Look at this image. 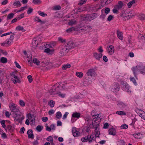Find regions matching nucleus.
Listing matches in <instances>:
<instances>
[{"label": "nucleus", "mask_w": 145, "mask_h": 145, "mask_svg": "<svg viewBox=\"0 0 145 145\" xmlns=\"http://www.w3.org/2000/svg\"><path fill=\"white\" fill-rule=\"evenodd\" d=\"M16 30L19 31H22L23 32L25 31V30L24 29V28L20 25L17 26L16 28Z\"/></svg>", "instance_id": "obj_27"}, {"label": "nucleus", "mask_w": 145, "mask_h": 145, "mask_svg": "<svg viewBox=\"0 0 145 145\" xmlns=\"http://www.w3.org/2000/svg\"><path fill=\"white\" fill-rule=\"evenodd\" d=\"M65 46L69 51L70 49L76 47L77 46V45H76L75 43L71 41L68 42L67 45Z\"/></svg>", "instance_id": "obj_2"}, {"label": "nucleus", "mask_w": 145, "mask_h": 145, "mask_svg": "<svg viewBox=\"0 0 145 145\" xmlns=\"http://www.w3.org/2000/svg\"><path fill=\"white\" fill-rule=\"evenodd\" d=\"M94 14H91L89 15H88L86 16V18H87V19L89 20H92L94 19Z\"/></svg>", "instance_id": "obj_28"}, {"label": "nucleus", "mask_w": 145, "mask_h": 145, "mask_svg": "<svg viewBox=\"0 0 145 145\" xmlns=\"http://www.w3.org/2000/svg\"><path fill=\"white\" fill-rule=\"evenodd\" d=\"M50 106L51 108L53 107L54 106L55 102L53 100L50 101L48 103Z\"/></svg>", "instance_id": "obj_35"}, {"label": "nucleus", "mask_w": 145, "mask_h": 145, "mask_svg": "<svg viewBox=\"0 0 145 145\" xmlns=\"http://www.w3.org/2000/svg\"><path fill=\"white\" fill-rule=\"evenodd\" d=\"M140 133H138L137 134H133L134 137L137 139H140L141 138L140 136Z\"/></svg>", "instance_id": "obj_41"}, {"label": "nucleus", "mask_w": 145, "mask_h": 145, "mask_svg": "<svg viewBox=\"0 0 145 145\" xmlns=\"http://www.w3.org/2000/svg\"><path fill=\"white\" fill-rule=\"evenodd\" d=\"M133 15L130 12H129L124 13L123 14V16L125 20H128L130 18H131Z\"/></svg>", "instance_id": "obj_7"}, {"label": "nucleus", "mask_w": 145, "mask_h": 145, "mask_svg": "<svg viewBox=\"0 0 145 145\" xmlns=\"http://www.w3.org/2000/svg\"><path fill=\"white\" fill-rule=\"evenodd\" d=\"M135 3V0H132V1H130L127 4V5L129 8H130L133 4L134 3Z\"/></svg>", "instance_id": "obj_38"}, {"label": "nucleus", "mask_w": 145, "mask_h": 145, "mask_svg": "<svg viewBox=\"0 0 145 145\" xmlns=\"http://www.w3.org/2000/svg\"><path fill=\"white\" fill-rule=\"evenodd\" d=\"M27 79L29 82L30 83L32 82L33 81V79L31 75H29L27 77Z\"/></svg>", "instance_id": "obj_46"}, {"label": "nucleus", "mask_w": 145, "mask_h": 145, "mask_svg": "<svg viewBox=\"0 0 145 145\" xmlns=\"http://www.w3.org/2000/svg\"><path fill=\"white\" fill-rule=\"evenodd\" d=\"M121 85L122 88H123L125 86H126L127 84L126 83L123 81H121Z\"/></svg>", "instance_id": "obj_54"}, {"label": "nucleus", "mask_w": 145, "mask_h": 145, "mask_svg": "<svg viewBox=\"0 0 145 145\" xmlns=\"http://www.w3.org/2000/svg\"><path fill=\"white\" fill-rule=\"evenodd\" d=\"M87 76H94L95 74L94 70L93 69H89L86 73Z\"/></svg>", "instance_id": "obj_8"}, {"label": "nucleus", "mask_w": 145, "mask_h": 145, "mask_svg": "<svg viewBox=\"0 0 145 145\" xmlns=\"http://www.w3.org/2000/svg\"><path fill=\"white\" fill-rule=\"evenodd\" d=\"M112 90H116L117 91H118L120 89V85L118 83H114L111 86Z\"/></svg>", "instance_id": "obj_11"}, {"label": "nucleus", "mask_w": 145, "mask_h": 145, "mask_svg": "<svg viewBox=\"0 0 145 145\" xmlns=\"http://www.w3.org/2000/svg\"><path fill=\"white\" fill-rule=\"evenodd\" d=\"M109 133L110 135H114L116 134V131L114 128H112L108 130Z\"/></svg>", "instance_id": "obj_22"}, {"label": "nucleus", "mask_w": 145, "mask_h": 145, "mask_svg": "<svg viewBox=\"0 0 145 145\" xmlns=\"http://www.w3.org/2000/svg\"><path fill=\"white\" fill-rule=\"evenodd\" d=\"M56 90L55 88L54 87H53L49 91V92L51 95H54L57 94V92L56 91Z\"/></svg>", "instance_id": "obj_24"}, {"label": "nucleus", "mask_w": 145, "mask_h": 145, "mask_svg": "<svg viewBox=\"0 0 145 145\" xmlns=\"http://www.w3.org/2000/svg\"><path fill=\"white\" fill-rule=\"evenodd\" d=\"M55 44H46V46L45 47V48H49V49L50 48H52L54 46Z\"/></svg>", "instance_id": "obj_36"}, {"label": "nucleus", "mask_w": 145, "mask_h": 145, "mask_svg": "<svg viewBox=\"0 0 145 145\" xmlns=\"http://www.w3.org/2000/svg\"><path fill=\"white\" fill-rule=\"evenodd\" d=\"M105 5H103L100 4H98L95 6V8L96 9L98 10L102 8Z\"/></svg>", "instance_id": "obj_29"}, {"label": "nucleus", "mask_w": 145, "mask_h": 145, "mask_svg": "<svg viewBox=\"0 0 145 145\" xmlns=\"http://www.w3.org/2000/svg\"><path fill=\"white\" fill-rule=\"evenodd\" d=\"M9 107L12 111L14 112L15 114L19 111V109L16 108L15 104L14 103H12L11 105L9 106Z\"/></svg>", "instance_id": "obj_4"}, {"label": "nucleus", "mask_w": 145, "mask_h": 145, "mask_svg": "<svg viewBox=\"0 0 145 145\" xmlns=\"http://www.w3.org/2000/svg\"><path fill=\"white\" fill-rule=\"evenodd\" d=\"M88 136L89 137V143H90L95 140V138H94V134L93 133H92L91 135H88Z\"/></svg>", "instance_id": "obj_18"}, {"label": "nucleus", "mask_w": 145, "mask_h": 145, "mask_svg": "<svg viewBox=\"0 0 145 145\" xmlns=\"http://www.w3.org/2000/svg\"><path fill=\"white\" fill-rule=\"evenodd\" d=\"M81 114L80 113L76 112L73 113L72 115V118H79Z\"/></svg>", "instance_id": "obj_17"}, {"label": "nucleus", "mask_w": 145, "mask_h": 145, "mask_svg": "<svg viewBox=\"0 0 145 145\" xmlns=\"http://www.w3.org/2000/svg\"><path fill=\"white\" fill-rule=\"evenodd\" d=\"M58 88H61L63 89L66 88L65 87V84H59V86H58Z\"/></svg>", "instance_id": "obj_52"}, {"label": "nucleus", "mask_w": 145, "mask_h": 145, "mask_svg": "<svg viewBox=\"0 0 145 145\" xmlns=\"http://www.w3.org/2000/svg\"><path fill=\"white\" fill-rule=\"evenodd\" d=\"M62 116V114L60 112H58L56 113V117L58 119H60Z\"/></svg>", "instance_id": "obj_40"}, {"label": "nucleus", "mask_w": 145, "mask_h": 145, "mask_svg": "<svg viewBox=\"0 0 145 145\" xmlns=\"http://www.w3.org/2000/svg\"><path fill=\"white\" fill-rule=\"evenodd\" d=\"M89 137L88 136V135L87 136H86L82 138L81 139V140L82 142H86L87 141L89 142Z\"/></svg>", "instance_id": "obj_25"}, {"label": "nucleus", "mask_w": 145, "mask_h": 145, "mask_svg": "<svg viewBox=\"0 0 145 145\" xmlns=\"http://www.w3.org/2000/svg\"><path fill=\"white\" fill-rule=\"evenodd\" d=\"M77 22L76 21L74 20H71L70 21L68 22V24L70 25H75L76 24Z\"/></svg>", "instance_id": "obj_26"}, {"label": "nucleus", "mask_w": 145, "mask_h": 145, "mask_svg": "<svg viewBox=\"0 0 145 145\" xmlns=\"http://www.w3.org/2000/svg\"><path fill=\"white\" fill-rule=\"evenodd\" d=\"M76 29L74 28V27H72L71 28L68 29L66 30V31L68 33H70L73 31H75Z\"/></svg>", "instance_id": "obj_43"}, {"label": "nucleus", "mask_w": 145, "mask_h": 145, "mask_svg": "<svg viewBox=\"0 0 145 145\" xmlns=\"http://www.w3.org/2000/svg\"><path fill=\"white\" fill-rule=\"evenodd\" d=\"M43 128L40 125H38L36 127V129L39 132H40Z\"/></svg>", "instance_id": "obj_49"}, {"label": "nucleus", "mask_w": 145, "mask_h": 145, "mask_svg": "<svg viewBox=\"0 0 145 145\" xmlns=\"http://www.w3.org/2000/svg\"><path fill=\"white\" fill-rule=\"evenodd\" d=\"M1 123L3 127L5 128L6 127L5 125V121L4 120L1 121L0 122Z\"/></svg>", "instance_id": "obj_57"}, {"label": "nucleus", "mask_w": 145, "mask_h": 145, "mask_svg": "<svg viewBox=\"0 0 145 145\" xmlns=\"http://www.w3.org/2000/svg\"><path fill=\"white\" fill-rule=\"evenodd\" d=\"M27 134L28 135V137L29 138L33 139L34 135L33 133V131L31 129L29 130L27 132Z\"/></svg>", "instance_id": "obj_16"}, {"label": "nucleus", "mask_w": 145, "mask_h": 145, "mask_svg": "<svg viewBox=\"0 0 145 145\" xmlns=\"http://www.w3.org/2000/svg\"><path fill=\"white\" fill-rule=\"evenodd\" d=\"M16 116L14 118V120L17 121L22 120L24 118V116L20 114L16 113Z\"/></svg>", "instance_id": "obj_10"}, {"label": "nucleus", "mask_w": 145, "mask_h": 145, "mask_svg": "<svg viewBox=\"0 0 145 145\" xmlns=\"http://www.w3.org/2000/svg\"><path fill=\"white\" fill-rule=\"evenodd\" d=\"M30 118L29 117V119H30L31 121L32 122H33V121H34L35 120V117L33 115H31L30 114Z\"/></svg>", "instance_id": "obj_44"}, {"label": "nucleus", "mask_w": 145, "mask_h": 145, "mask_svg": "<svg viewBox=\"0 0 145 145\" xmlns=\"http://www.w3.org/2000/svg\"><path fill=\"white\" fill-rule=\"evenodd\" d=\"M123 88L124 89V90L127 91V92H129L130 91L128 84H127L126 86H125Z\"/></svg>", "instance_id": "obj_56"}, {"label": "nucleus", "mask_w": 145, "mask_h": 145, "mask_svg": "<svg viewBox=\"0 0 145 145\" xmlns=\"http://www.w3.org/2000/svg\"><path fill=\"white\" fill-rule=\"evenodd\" d=\"M69 51L65 46H63L61 48L60 52V56H62L66 55Z\"/></svg>", "instance_id": "obj_3"}, {"label": "nucleus", "mask_w": 145, "mask_h": 145, "mask_svg": "<svg viewBox=\"0 0 145 145\" xmlns=\"http://www.w3.org/2000/svg\"><path fill=\"white\" fill-rule=\"evenodd\" d=\"M117 34L118 38L122 40L123 39V33L120 31L119 30L117 31Z\"/></svg>", "instance_id": "obj_15"}, {"label": "nucleus", "mask_w": 145, "mask_h": 145, "mask_svg": "<svg viewBox=\"0 0 145 145\" xmlns=\"http://www.w3.org/2000/svg\"><path fill=\"white\" fill-rule=\"evenodd\" d=\"M38 44V42L37 40L35 39H33L32 44V47L35 49L37 47Z\"/></svg>", "instance_id": "obj_20"}, {"label": "nucleus", "mask_w": 145, "mask_h": 145, "mask_svg": "<svg viewBox=\"0 0 145 145\" xmlns=\"http://www.w3.org/2000/svg\"><path fill=\"white\" fill-rule=\"evenodd\" d=\"M76 75L79 77H82L83 76V74L81 72H77L76 73Z\"/></svg>", "instance_id": "obj_48"}, {"label": "nucleus", "mask_w": 145, "mask_h": 145, "mask_svg": "<svg viewBox=\"0 0 145 145\" xmlns=\"http://www.w3.org/2000/svg\"><path fill=\"white\" fill-rule=\"evenodd\" d=\"M48 64V62L46 61H42L41 63L40 62V65H39L40 67H45Z\"/></svg>", "instance_id": "obj_23"}, {"label": "nucleus", "mask_w": 145, "mask_h": 145, "mask_svg": "<svg viewBox=\"0 0 145 145\" xmlns=\"http://www.w3.org/2000/svg\"><path fill=\"white\" fill-rule=\"evenodd\" d=\"M33 2L36 4H40L41 3L42 1L40 0H35L33 1Z\"/></svg>", "instance_id": "obj_45"}, {"label": "nucleus", "mask_w": 145, "mask_h": 145, "mask_svg": "<svg viewBox=\"0 0 145 145\" xmlns=\"http://www.w3.org/2000/svg\"><path fill=\"white\" fill-rule=\"evenodd\" d=\"M138 114L143 119L145 120V112L140 109H138L136 111Z\"/></svg>", "instance_id": "obj_5"}, {"label": "nucleus", "mask_w": 145, "mask_h": 145, "mask_svg": "<svg viewBox=\"0 0 145 145\" xmlns=\"http://www.w3.org/2000/svg\"><path fill=\"white\" fill-rule=\"evenodd\" d=\"M42 119V121L44 122H46L48 120V118L46 117H43Z\"/></svg>", "instance_id": "obj_63"}, {"label": "nucleus", "mask_w": 145, "mask_h": 145, "mask_svg": "<svg viewBox=\"0 0 145 145\" xmlns=\"http://www.w3.org/2000/svg\"><path fill=\"white\" fill-rule=\"evenodd\" d=\"M46 140L50 142L53 141V138L51 136H49L46 138Z\"/></svg>", "instance_id": "obj_58"}, {"label": "nucleus", "mask_w": 145, "mask_h": 145, "mask_svg": "<svg viewBox=\"0 0 145 145\" xmlns=\"http://www.w3.org/2000/svg\"><path fill=\"white\" fill-rule=\"evenodd\" d=\"M113 16L112 15H110L108 17L107 20L109 21H110L112 19Z\"/></svg>", "instance_id": "obj_59"}, {"label": "nucleus", "mask_w": 145, "mask_h": 145, "mask_svg": "<svg viewBox=\"0 0 145 145\" xmlns=\"http://www.w3.org/2000/svg\"><path fill=\"white\" fill-rule=\"evenodd\" d=\"M13 5L14 6H16V7H20L21 5V4L19 1L14 2L13 3Z\"/></svg>", "instance_id": "obj_34"}, {"label": "nucleus", "mask_w": 145, "mask_h": 145, "mask_svg": "<svg viewBox=\"0 0 145 145\" xmlns=\"http://www.w3.org/2000/svg\"><path fill=\"white\" fill-rule=\"evenodd\" d=\"M108 51L109 54L110 55L113 54L114 51V46L112 45H110L108 47Z\"/></svg>", "instance_id": "obj_13"}, {"label": "nucleus", "mask_w": 145, "mask_h": 145, "mask_svg": "<svg viewBox=\"0 0 145 145\" xmlns=\"http://www.w3.org/2000/svg\"><path fill=\"white\" fill-rule=\"evenodd\" d=\"M103 54L102 53L98 54L97 52H95L93 54L94 57L97 60H100V58H102Z\"/></svg>", "instance_id": "obj_12"}, {"label": "nucleus", "mask_w": 145, "mask_h": 145, "mask_svg": "<svg viewBox=\"0 0 145 145\" xmlns=\"http://www.w3.org/2000/svg\"><path fill=\"white\" fill-rule=\"evenodd\" d=\"M33 62L36 64L37 65H40V62L37 58L33 59Z\"/></svg>", "instance_id": "obj_31"}, {"label": "nucleus", "mask_w": 145, "mask_h": 145, "mask_svg": "<svg viewBox=\"0 0 145 145\" xmlns=\"http://www.w3.org/2000/svg\"><path fill=\"white\" fill-rule=\"evenodd\" d=\"M128 125L125 124H123V125L121 126L120 127V128L121 129H127L128 128Z\"/></svg>", "instance_id": "obj_51"}, {"label": "nucleus", "mask_w": 145, "mask_h": 145, "mask_svg": "<svg viewBox=\"0 0 145 145\" xmlns=\"http://www.w3.org/2000/svg\"><path fill=\"white\" fill-rule=\"evenodd\" d=\"M58 40L62 43H65L66 42L65 40L64 39L61 37L58 38Z\"/></svg>", "instance_id": "obj_60"}, {"label": "nucleus", "mask_w": 145, "mask_h": 145, "mask_svg": "<svg viewBox=\"0 0 145 145\" xmlns=\"http://www.w3.org/2000/svg\"><path fill=\"white\" fill-rule=\"evenodd\" d=\"M141 67L140 66H137L136 67H133L132 68V71L133 72L135 76L137 78V73L138 72H140V73H143V72L141 71Z\"/></svg>", "instance_id": "obj_1"}, {"label": "nucleus", "mask_w": 145, "mask_h": 145, "mask_svg": "<svg viewBox=\"0 0 145 145\" xmlns=\"http://www.w3.org/2000/svg\"><path fill=\"white\" fill-rule=\"evenodd\" d=\"M71 67V65L68 63L66 65H64L62 67V69L63 70H65L67 68H69Z\"/></svg>", "instance_id": "obj_32"}, {"label": "nucleus", "mask_w": 145, "mask_h": 145, "mask_svg": "<svg viewBox=\"0 0 145 145\" xmlns=\"http://www.w3.org/2000/svg\"><path fill=\"white\" fill-rule=\"evenodd\" d=\"M54 49L50 50L49 48H47L45 49L44 52L50 54H53L54 52Z\"/></svg>", "instance_id": "obj_19"}, {"label": "nucleus", "mask_w": 145, "mask_h": 145, "mask_svg": "<svg viewBox=\"0 0 145 145\" xmlns=\"http://www.w3.org/2000/svg\"><path fill=\"white\" fill-rule=\"evenodd\" d=\"M14 14L12 13H10L8 14L7 16V19L10 20L12 19L14 17Z\"/></svg>", "instance_id": "obj_42"}, {"label": "nucleus", "mask_w": 145, "mask_h": 145, "mask_svg": "<svg viewBox=\"0 0 145 145\" xmlns=\"http://www.w3.org/2000/svg\"><path fill=\"white\" fill-rule=\"evenodd\" d=\"M86 1L87 0H81L78 3V5H82L83 4L86 3Z\"/></svg>", "instance_id": "obj_55"}, {"label": "nucleus", "mask_w": 145, "mask_h": 145, "mask_svg": "<svg viewBox=\"0 0 145 145\" xmlns=\"http://www.w3.org/2000/svg\"><path fill=\"white\" fill-rule=\"evenodd\" d=\"M0 62L3 63H5L7 62V58L5 57H1L0 59Z\"/></svg>", "instance_id": "obj_30"}, {"label": "nucleus", "mask_w": 145, "mask_h": 145, "mask_svg": "<svg viewBox=\"0 0 145 145\" xmlns=\"http://www.w3.org/2000/svg\"><path fill=\"white\" fill-rule=\"evenodd\" d=\"M139 18L141 20H145V15L144 14L140 15Z\"/></svg>", "instance_id": "obj_50"}, {"label": "nucleus", "mask_w": 145, "mask_h": 145, "mask_svg": "<svg viewBox=\"0 0 145 145\" xmlns=\"http://www.w3.org/2000/svg\"><path fill=\"white\" fill-rule=\"evenodd\" d=\"M116 113L120 115H126V114L125 112L121 111H117L116 112Z\"/></svg>", "instance_id": "obj_33"}, {"label": "nucleus", "mask_w": 145, "mask_h": 145, "mask_svg": "<svg viewBox=\"0 0 145 145\" xmlns=\"http://www.w3.org/2000/svg\"><path fill=\"white\" fill-rule=\"evenodd\" d=\"M93 128H95V132H97V131H99V129L98 127V125H93Z\"/></svg>", "instance_id": "obj_53"}, {"label": "nucleus", "mask_w": 145, "mask_h": 145, "mask_svg": "<svg viewBox=\"0 0 145 145\" xmlns=\"http://www.w3.org/2000/svg\"><path fill=\"white\" fill-rule=\"evenodd\" d=\"M20 104L21 106H24L25 105V103L24 101L22 100H20Z\"/></svg>", "instance_id": "obj_64"}, {"label": "nucleus", "mask_w": 145, "mask_h": 145, "mask_svg": "<svg viewBox=\"0 0 145 145\" xmlns=\"http://www.w3.org/2000/svg\"><path fill=\"white\" fill-rule=\"evenodd\" d=\"M99 114L95 115L92 116V117H93V120L94 121V122H95L96 121H98V122L100 121L101 119L100 117L99 116Z\"/></svg>", "instance_id": "obj_14"}, {"label": "nucleus", "mask_w": 145, "mask_h": 145, "mask_svg": "<svg viewBox=\"0 0 145 145\" xmlns=\"http://www.w3.org/2000/svg\"><path fill=\"white\" fill-rule=\"evenodd\" d=\"M38 12L39 14V15L42 17H45L47 16V14H46L44 12H41L40 11H38Z\"/></svg>", "instance_id": "obj_39"}, {"label": "nucleus", "mask_w": 145, "mask_h": 145, "mask_svg": "<svg viewBox=\"0 0 145 145\" xmlns=\"http://www.w3.org/2000/svg\"><path fill=\"white\" fill-rule=\"evenodd\" d=\"M57 94H58L59 96L62 97H64L65 96V94H61V93L60 92H57Z\"/></svg>", "instance_id": "obj_61"}, {"label": "nucleus", "mask_w": 145, "mask_h": 145, "mask_svg": "<svg viewBox=\"0 0 145 145\" xmlns=\"http://www.w3.org/2000/svg\"><path fill=\"white\" fill-rule=\"evenodd\" d=\"M11 76H12L14 77L12 78V80L13 83L16 84L17 83H20V81L19 78L17 76L12 74H11Z\"/></svg>", "instance_id": "obj_9"}, {"label": "nucleus", "mask_w": 145, "mask_h": 145, "mask_svg": "<svg viewBox=\"0 0 145 145\" xmlns=\"http://www.w3.org/2000/svg\"><path fill=\"white\" fill-rule=\"evenodd\" d=\"M14 129L15 128L14 127H12L11 125H8L7 126V128L5 130L6 131H8L10 132H11L14 131Z\"/></svg>", "instance_id": "obj_21"}, {"label": "nucleus", "mask_w": 145, "mask_h": 145, "mask_svg": "<svg viewBox=\"0 0 145 145\" xmlns=\"http://www.w3.org/2000/svg\"><path fill=\"white\" fill-rule=\"evenodd\" d=\"M54 111L53 109H52V110H49L48 112V114L50 115H52V114H54Z\"/></svg>", "instance_id": "obj_62"}, {"label": "nucleus", "mask_w": 145, "mask_h": 145, "mask_svg": "<svg viewBox=\"0 0 145 145\" xmlns=\"http://www.w3.org/2000/svg\"><path fill=\"white\" fill-rule=\"evenodd\" d=\"M110 9L109 8L106 7L105 9V12L106 14H107L110 12Z\"/></svg>", "instance_id": "obj_47"}, {"label": "nucleus", "mask_w": 145, "mask_h": 145, "mask_svg": "<svg viewBox=\"0 0 145 145\" xmlns=\"http://www.w3.org/2000/svg\"><path fill=\"white\" fill-rule=\"evenodd\" d=\"M130 80L131 81H132L135 85H137V83L136 80L133 77H130Z\"/></svg>", "instance_id": "obj_37"}, {"label": "nucleus", "mask_w": 145, "mask_h": 145, "mask_svg": "<svg viewBox=\"0 0 145 145\" xmlns=\"http://www.w3.org/2000/svg\"><path fill=\"white\" fill-rule=\"evenodd\" d=\"M72 132L73 135L75 137H78L80 135V133L77 130L75 127L72 128Z\"/></svg>", "instance_id": "obj_6"}]
</instances>
